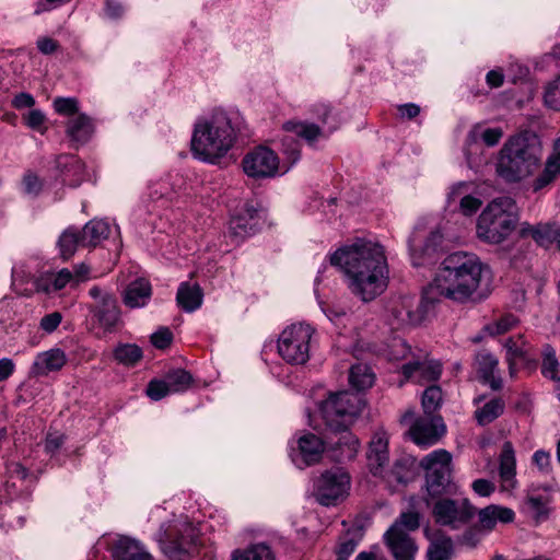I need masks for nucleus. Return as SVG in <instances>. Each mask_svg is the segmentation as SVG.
I'll return each mask as SVG.
<instances>
[{"label":"nucleus","mask_w":560,"mask_h":560,"mask_svg":"<svg viewBox=\"0 0 560 560\" xmlns=\"http://www.w3.org/2000/svg\"><path fill=\"white\" fill-rule=\"evenodd\" d=\"M330 264L345 273L349 290L363 302L373 301L388 285L387 258L378 243L357 238L338 248Z\"/></svg>","instance_id":"1"},{"label":"nucleus","mask_w":560,"mask_h":560,"mask_svg":"<svg viewBox=\"0 0 560 560\" xmlns=\"http://www.w3.org/2000/svg\"><path fill=\"white\" fill-rule=\"evenodd\" d=\"M485 265L474 253L454 252L447 255L434 277L440 294L457 303L476 300Z\"/></svg>","instance_id":"2"},{"label":"nucleus","mask_w":560,"mask_h":560,"mask_svg":"<svg viewBox=\"0 0 560 560\" xmlns=\"http://www.w3.org/2000/svg\"><path fill=\"white\" fill-rule=\"evenodd\" d=\"M235 140L231 117L224 110H215L195 124L191 152L199 161L217 164L232 149Z\"/></svg>","instance_id":"3"},{"label":"nucleus","mask_w":560,"mask_h":560,"mask_svg":"<svg viewBox=\"0 0 560 560\" xmlns=\"http://www.w3.org/2000/svg\"><path fill=\"white\" fill-rule=\"evenodd\" d=\"M540 167V148L523 136H515L501 148L495 171L506 183H521L537 174Z\"/></svg>","instance_id":"4"},{"label":"nucleus","mask_w":560,"mask_h":560,"mask_svg":"<svg viewBox=\"0 0 560 560\" xmlns=\"http://www.w3.org/2000/svg\"><path fill=\"white\" fill-rule=\"evenodd\" d=\"M520 210L511 197H498L490 201L477 220V237L488 244L503 243L515 230Z\"/></svg>","instance_id":"5"},{"label":"nucleus","mask_w":560,"mask_h":560,"mask_svg":"<svg viewBox=\"0 0 560 560\" xmlns=\"http://www.w3.org/2000/svg\"><path fill=\"white\" fill-rule=\"evenodd\" d=\"M322 127L307 122L290 120L283 125L285 132L281 138V151L293 165L300 159V142L303 139L308 145H315L319 139L328 138L339 127V121L331 115L327 105H318L316 110Z\"/></svg>","instance_id":"6"},{"label":"nucleus","mask_w":560,"mask_h":560,"mask_svg":"<svg viewBox=\"0 0 560 560\" xmlns=\"http://www.w3.org/2000/svg\"><path fill=\"white\" fill-rule=\"evenodd\" d=\"M365 406L363 397L358 393L342 390L330 394L320 406V415L326 425L334 430H346L361 413Z\"/></svg>","instance_id":"7"},{"label":"nucleus","mask_w":560,"mask_h":560,"mask_svg":"<svg viewBox=\"0 0 560 560\" xmlns=\"http://www.w3.org/2000/svg\"><path fill=\"white\" fill-rule=\"evenodd\" d=\"M315 328L306 323L287 326L279 335L277 351L281 359L291 365H303L311 357Z\"/></svg>","instance_id":"8"},{"label":"nucleus","mask_w":560,"mask_h":560,"mask_svg":"<svg viewBox=\"0 0 560 560\" xmlns=\"http://www.w3.org/2000/svg\"><path fill=\"white\" fill-rule=\"evenodd\" d=\"M162 551L173 560L182 559L183 553H189L198 540L197 529L187 518H175L163 523L155 535Z\"/></svg>","instance_id":"9"},{"label":"nucleus","mask_w":560,"mask_h":560,"mask_svg":"<svg viewBox=\"0 0 560 560\" xmlns=\"http://www.w3.org/2000/svg\"><path fill=\"white\" fill-rule=\"evenodd\" d=\"M350 485L351 478L343 468H331L316 480L314 495L322 505H336L348 497Z\"/></svg>","instance_id":"10"},{"label":"nucleus","mask_w":560,"mask_h":560,"mask_svg":"<svg viewBox=\"0 0 560 560\" xmlns=\"http://www.w3.org/2000/svg\"><path fill=\"white\" fill-rule=\"evenodd\" d=\"M428 308L427 301H418L410 295L399 296L389 303L388 324L393 329L418 325L425 318Z\"/></svg>","instance_id":"11"},{"label":"nucleus","mask_w":560,"mask_h":560,"mask_svg":"<svg viewBox=\"0 0 560 560\" xmlns=\"http://www.w3.org/2000/svg\"><path fill=\"white\" fill-rule=\"evenodd\" d=\"M452 456L445 450H436L421 460L425 470L427 489L430 494L436 495L445 491L451 481Z\"/></svg>","instance_id":"12"},{"label":"nucleus","mask_w":560,"mask_h":560,"mask_svg":"<svg viewBox=\"0 0 560 560\" xmlns=\"http://www.w3.org/2000/svg\"><path fill=\"white\" fill-rule=\"evenodd\" d=\"M432 515L436 524L457 529L475 515V508L467 499H440L433 504Z\"/></svg>","instance_id":"13"},{"label":"nucleus","mask_w":560,"mask_h":560,"mask_svg":"<svg viewBox=\"0 0 560 560\" xmlns=\"http://www.w3.org/2000/svg\"><path fill=\"white\" fill-rule=\"evenodd\" d=\"M439 230L425 232L417 229L409 238V253L415 267L432 264L442 243Z\"/></svg>","instance_id":"14"},{"label":"nucleus","mask_w":560,"mask_h":560,"mask_svg":"<svg viewBox=\"0 0 560 560\" xmlns=\"http://www.w3.org/2000/svg\"><path fill=\"white\" fill-rule=\"evenodd\" d=\"M245 174L253 178H268L279 171V158L269 148L260 145L248 152L243 159Z\"/></svg>","instance_id":"15"},{"label":"nucleus","mask_w":560,"mask_h":560,"mask_svg":"<svg viewBox=\"0 0 560 560\" xmlns=\"http://www.w3.org/2000/svg\"><path fill=\"white\" fill-rule=\"evenodd\" d=\"M89 295L94 300L90 312L105 330H112L120 317L115 296L98 285H93L89 290Z\"/></svg>","instance_id":"16"},{"label":"nucleus","mask_w":560,"mask_h":560,"mask_svg":"<svg viewBox=\"0 0 560 560\" xmlns=\"http://www.w3.org/2000/svg\"><path fill=\"white\" fill-rule=\"evenodd\" d=\"M260 229L258 211L248 203H244L236 210L229 222V236L235 243L254 235Z\"/></svg>","instance_id":"17"},{"label":"nucleus","mask_w":560,"mask_h":560,"mask_svg":"<svg viewBox=\"0 0 560 560\" xmlns=\"http://www.w3.org/2000/svg\"><path fill=\"white\" fill-rule=\"evenodd\" d=\"M444 432L443 419L435 415L418 418L409 430L412 441L420 446L434 444Z\"/></svg>","instance_id":"18"},{"label":"nucleus","mask_w":560,"mask_h":560,"mask_svg":"<svg viewBox=\"0 0 560 560\" xmlns=\"http://www.w3.org/2000/svg\"><path fill=\"white\" fill-rule=\"evenodd\" d=\"M296 445L298 448H293L291 452V458L300 468L319 462L325 451V443L323 440L313 433L301 435L296 441Z\"/></svg>","instance_id":"19"},{"label":"nucleus","mask_w":560,"mask_h":560,"mask_svg":"<svg viewBox=\"0 0 560 560\" xmlns=\"http://www.w3.org/2000/svg\"><path fill=\"white\" fill-rule=\"evenodd\" d=\"M406 380L417 383L436 381L442 373V365L438 360L429 359L428 355L409 361L401 366Z\"/></svg>","instance_id":"20"},{"label":"nucleus","mask_w":560,"mask_h":560,"mask_svg":"<svg viewBox=\"0 0 560 560\" xmlns=\"http://www.w3.org/2000/svg\"><path fill=\"white\" fill-rule=\"evenodd\" d=\"M67 285L73 287L72 272L69 269L63 268L59 271L43 273L40 277L36 278L32 288H25L23 291L26 294H33L34 292L50 294L65 289Z\"/></svg>","instance_id":"21"},{"label":"nucleus","mask_w":560,"mask_h":560,"mask_svg":"<svg viewBox=\"0 0 560 560\" xmlns=\"http://www.w3.org/2000/svg\"><path fill=\"white\" fill-rule=\"evenodd\" d=\"M501 491L511 492L517 487L516 457L511 442H504L499 457Z\"/></svg>","instance_id":"22"},{"label":"nucleus","mask_w":560,"mask_h":560,"mask_svg":"<svg viewBox=\"0 0 560 560\" xmlns=\"http://www.w3.org/2000/svg\"><path fill=\"white\" fill-rule=\"evenodd\" d=\"M384 540L395 560L415 559L418 548L408 533L388 528L384 534Z\"/></svg>","instance_id":"23"},{"label":"nucleus","mask_w":560,"mask_h":560,"mask_svg":"<svg viewBox=\"0 0 560 560\" xmlns=\"http://www.w3.org/2000/svg\"><path fill=\"white\" fill-rule=\"evenodd\" d=\"M67 362L66 353L59 348H52L37 353L31 366V374L45 376L51 372L59 371Z\"/></svg>","instance_id":"24"},{"label":"nucleus","mask_w":560,"mask_h":560,"mask_svg":"<svg viewBox=\"0 0 560 560\" xmlns=\"http://www.w3.org/2000/svg\"><path fill=\"white\" fill-rule=\"evenodd\" d=\"M112 555L115 560H153L139 541L119 536L112 544Z\"/></svg>","instance_id":"25"},{"label":"nucleus","mask_w":560,"mask_h":560,"mask_svg":"<svg viewBox=\"0 0 560 560\" xmlns=\"http://www.w3.org/2000/svg\"><path fill=\"white\" fill-rule=\"evenodd\" d=\"M499 361L498 359L487 351H481L476 355V365L479 377L483 383L489 384L494 390L500 389L502 380L495 375Z\"/></svg>","instance_id":"26"},{"label":"nucleus","mask_w":560,"mask_h":560,"mask_svg":"<svg viewBox=\"0 0 560 560\" xmlns=\"http://www.w3.org/2000/svg\"><path fill=\"white\" fill-rule=\"evenodd\" d=\"M480 527L486 530H492L497 523H511L515 517V513L512 509L501 505H489L481 509L478 513Z\"/></svg>","instance_id":"27"},{"label":"nucleus","mask_w":560,"mask_h":560,"mask_svg":"<svg viewBox=\"0 0 560 560\" xmlns=\"http://www.w3.org/2000/svg\"><path fill=\"white\" fill-rule=\"evenodd\" d=\"M94 132L91 118L85 114H79L68 118L66 133L74 142L83 144L88 142Z\"/></svg>","instance_id":"28"},{"label":"nucleus","mask_w":560,"mask_h":560,"mask_svg":"<svg viewBox=\"0 0 560 560\" xmlns=\"http://www.w3.org/2000/svg\"><path fill=\"white\" fill-rule=\"evenodd\" d=\"M368 460L374 475H377L378 470L388 460V440L385 433H376L373 436L369 447Z\"/></svg>","instance_id":"29"},{"label":"nucleus","mask_w":560,"mask_h":560,"mask_svg":"<svg viewBox=\"0 0 560 560\" xmlns=\"http://www.w3.org/2000/svg\"><path fill=\"white\" fill-rule=\"evenodd\" d=\"M152 294L151 284L145 279L132 281L125 290L124 302L131 308L147 305Z\"/></svg>","instance_id":"30"},{"label":"nucleus","mask_w":560,"mask_h":560,"mask_svg":"<svg viewBox=\"0 0 560 560\" xmlns=\"http://www.w3.org/2000/svg\"><path fill=\"white\" fill-rule=\"evenodd\" d=\"M560 174V137L555 141L553 152L547 159L542 172L533 183L534 191H538L549 185Z\"/></svg>","instance_id":"31"},{"label":"nucleus","mask_w":560,"mask_h":560,"mask_svg":"<svg viewBox=\"0 0 560 560\" xmlns=\"http://www.w3.org/2000/svg\"><path fill=\"white\" fill-rule=\"evenodd\" d=\"M202 290L197 283L183 282L180 283L176 301L182 310L185 312H194L202 304Z\"/></svg>","instance_id":"32"},{"label":"nucleus","mask_w":560,"mask_h":560,"mask_svg":"<svg viewBox=\"0 0 560 560\" xmlns=\"http://www.w3.org/2000/svg\"><path fill=\"white\" fill-rule=\"evenodd\" d=\"M81 232V246H96L110 234V226L103 220L89 221Z\"/></svg>","instance_id":"33"},{"label":"nucleus","mask_w":560,"mask_h":560,"mask_svg":"<svg viewBox=\"0 0 560 560\" xmlns=\"http://www.w3.org/2000/svg\"><path fill=\"white\" fill-rule=\"evenodd\" d=\"M503 137V130L500 127L487 128L481 124L472 126L467 135V144L471 145L481 140L488 147L497 145Z\"/></svg>","instance_id":"34"},{"label":"nucleus","mask_w":560,"mask_h":560,"mask_svg":"<svg viewBox=\"0 0 560 560\" xmlns=\"http://www.w3.org/2000/svg\"><path fill=\"white\" fill-rule=\"evenodd\" d=\"M335 445L331 457L339 463L352 460L359 451V440L351 433L342 434Z\"/></svg>","instance_id":"35"},{"label":"nucleus","mask_w":560,"mask_h":560,"mask_svg":"<svg viewBox=\"0 0 560 560\" xmlns=\"http://www.w3.org/2000/svg\"><path fill=\"white\" fill-rule=\"evenodd\" d=\"M504 411V401L492 398L475 410V419L479 425H487L499 418Z\"/></svg>","instance_id":"36"},{"label":"nucleus","mask_w":560,"mask_h":560,"mask_svg":"<svg viewBox=\"0 0 560 560\" xmlns=\"http://www.w3.org/2000/svg\"><path fill=\"white\" fill-rule=\"evenodd\" d=\"M349 382L357 390H364L373 385L374 374L369 365L358 363L350 369Z\"/></svg>","instance_id":"37"},{"label":"nucleus","mask_w":560,"mask_h":560,"mask_svg":"<svg viewBox=\"0 0 560 560\" xmlns=\"http://www.w3.org/2000/svg\"><path fill=\"white\" fill-rule=\"evenodd\" d=\"M81 232L77 228H68L60 235L58 245L63 259L70 258L81 246Z\"/></svg>","instance_id":"38"},{"label":"nucleus","mask_w":560,"mask_h":560,"mask_svg":"<svg viewBox=\"0 0 560 560\" xmlns=\"http://www.w3.org/2000/svg\"><path fill=\"white\" fill-rule=\"evenodd\" d=\"M231 560H275V557L267 545L256 544L242 550H235Z\"/></svg>","instance_id":"39"},{"label":"nucleus","mask_w":560,"mask_h":560,"mask_svg":"<svg viewBox=\"0 0 560 560\" xmlns=\"http://www.w3.org/2000/svg\"><path fill=\"white\" fill-rule=\"evenodd\" d=\"M115 360L126 366H132L142 359V350L133 343H120L114 350Z\"/></svg>","instance_id":"40"},{"label":"nucleus","mask_w":560,"mask_h":560,"mask_svg":"<svg viewBox=\"0 0 560 560\" xmlns=\"http://www.w3.org/2000/svg\"><path fill=\"white\" fill-rule=\"evenodd\" d=\"M465 187V184H458L456 187L452 189L448 198L451 200L459 199V209L464 215H471L476 213L481 207V200L477 197L470 195L462 196L460 189Z\"/></svg>","instance_id":"41"},{"label":"nucleus","mask_w":560,"mask_h":560,"mask_svg":"<svg viewBox=\"0 0 560 560\" xmlns=\"http://www.w3.org/2000/svg\"><path fill=\"white\" fill-rule=\"evenodd\" d=\"M164 378L172 394L184 392L191 384L190 374L182 369L170 371Z\"/></svg>","instance_id":"42"},{"label":"nucleus","mask_w":560,"mask_h":560,"mask_svg":"<svg viewBox=\"0 0 560 560\" xmlns=\"http://www.w3.org/2000/svg\"><path fill=\"white\" fill-rule=\"evenodd\" d=\"M541 373L545 377L560 380V364L556 358L553 348L548 345L545 346L542 351Z\"/></svg>","instance_id":"43"},{"label":"nucleus","mask_w":560,"mask_h":560,"mask_svg":"<svg viewBox=\"0 0 560 560\" xmlns=\"http://www.w3.org/2000/svg\"><path fill=\"white\" fill-rule=\"evenodd\" d=\"M35 280L26 265L19 264L12 268V283L20 293L27 295L23 290L32 288Z\"/></svg>","instance_id":"44"},{"label":"nucleus","mask_w":560,"mask_h":560,"mask_svg":"<svg viewBox=\"0 0 560 560\" xmlns=\"http://www.w3.org/2000/svg\"><path fill=\"white\" fill-rule=\"evenodd\" d=\"M504 347L506 349V360L509 362L510 373L513 374L516 361L525 355V341L522 336H518L516 339L509 338L505 341Z\"/></svg>","instance_id":"45"},{"label":"nucleus","mask_w":560,"mask_h":560,"mask_svg":"<svg viewBox=\"0 0 560 560\" xmlns=\"http://www.w3.org/2000/svg\"><path fill=\"white\" fill-rule=\"evenodd\" d=\"M442 390L439 386H429L422 395V408L424 415H433L441 406Z\"/></svg>","instance_id":"46"},{"label":"nucleus","mask_w":560,"mask_h":560,"mask_svg":"<svg viewBox=\"0 0 560 560\" xmlns=\"http://www.w3.org/2000/svg\"><path fill=\"white\" fill-rule=\"evenodd\" d=\"M419 525V513L409 511L401 513L389 528L396 532L408 533V535H410L411 532L418 529Z\"/></svg>","instance_id":"47"},{"label":"nucleus","mask_w":560,"mask_h":560,"mask_svg":"<svg viewBox=\"0 0 560 560\" xmlns=\"http://www.w3.org/2000/svg\"><path fill=\"white\" fill-rule=\"evenodd\" d=\"M559 228L555 224H536L534 241L544 247H549L555 243Z\"/></svg>","instance_id":"48"},{"label":"nucleus","mask_w":560,"mask_h":560,"mask_svg":"<svg viewBox=\"0 0 560 560\" xmlns=\"http://www.w3.org/2000/svg\"><path fill=\"white\" fill-rule=\"evenodd\" d=\"M22 119L26 127L44 135L47 131L46 115L37 108H32L22 115Z\"/></svg>","instance_id":"49"},{"label":"nucleus","mask_w":560,"mask_h":560,"mask_svg":"<svg viewBox=\"0 0 560 560\" xmlns=\"http://www.w3.org/2000/svg\"><path fill=\"white\" fill-rule=\"evenodd\" d=\"M54 109L69 118L79 115V103L74 97H57L52 102Z\"/></svg>","instance_id":"50"},{"label":"nucleus","mask_w":560,"mask_h":560,"mask_svg":"<svg viewBox=\"0 0 560 560\" xmlns=\"http://www.w3.org/2000/svg\"><path fill=\"white\" fill-rule=\"evenodd\" d=\"M360 533L359 530H354L353 533H348L345 537L341 538L337 555L338 560H347L348 557L354 551L358 546Z\"/></svg>","instance_id":"51"},{"label":"nucleus","mask_w":560,"mask_h":560,"mask_svg":"<svg viewBox=\"0 0 560 560\" xmlns=\"http://www.w3.org/2000/svg\"><path fill=\"white\" fill-rule=\"evenodd\" d=\"M516 322L513 315L508 314L487 325L486 330L492 336L502 335L512 329L516 325Z\"/></svg>","instance_id":"52"},{"label":"nucleus","mask_w":560,"mask_h":560,"mask_svg":"<svg viewBox=\"0 0 560 560\" xmlns=\"http://www.w3.org/2000/svg\"><path fill=\"white\" fill-rule=\"evenodd\" d=\"M544 100L546 106L553 110H560V74L547 86Z\"/></svg>","instance_id":"53"},{"label":"nucleus","mask_w":560,"mask_h":560,"mask_svg":"<svg viewBox=\"0 0 560 560\" xmlns=\"http://www.w3.org/2000/svg\"><path fill=\"white\" fill-rule=\"evenodd\" d=\"M145 393L152 400H160L172 394L164 377L162 380L155 378L150 381Z\"/></svg>","instance_id":"54"},{"label":"nucleus","mask_w":560,"mask_h":560,"mask_svg":"<svg viewBox=\"0 0 560 560\" xmlns=\"http://www.w3.org/2000/svg\"><path fill=\"white\" fill-rule=\"evenodd\" d=\"M451 546L450 539L432 544L428 551L429 560H448Z\"/></svg>","instance_id":"55"},{"label":"nucleus","mask_w":560,"mask_h":560,"mask_svg":"<svg viewBox=\"0 0 560 560\" xmlns=\"http://www.w3.org/2000/svg\"><path fill=\"white\" fill-rule=\"evenodd\" d=\"M392 477L398 482V483H406L411 478V470L408 465L407 459L397 460L395 463L394 468L390 471Z\"/></svg>","instance_id":"56"},{"label":"nucleus","mask_w":560,"mask_h":560,"mask_svg":"<svg viewBox=\"0 0 560 560\" xmlns=\"http://www.w3.org/2000/svg\"><path fill=\"white\" fill-rule=\"evenodd\" d=\"M61 320H62L61 313H59V312L49 313V314L45 315L44 317H42V319L39 322V328L46 334H51L58 328Z\"/></svg>","instance_id":"57"},{"label":"nucleus","mask_w":560,"mask_h":560,"mask_svg":"<svg viewBox=\"0 0 560 560\" xmlns=\"http://www.w3.org/2000/svg\"><path fill=\"white\" fill-rule=\"evenodd\" d=\"M173 335L166 327L160 328L158 331L152 334L151 342L159 349L166 348L172 342Z\"/></svg>","instance_id":"58"},{"label":"nucleus","mask_w":560,"mask_h":560,"mask_svg":"<svg viewBox=\"0 0 560 560\" xmlns=\"http://www.w3.org/2000/svg\"><path fill=\"white\" fill-rule=\"evenodd\" d=\"M472 490L480 497H489L495 490V485L488 479H477L471 485Z\"/></svg>","instance_id":"59"},{"label":"nucleus","mask_w":560,"mask_h":560,"mask_svg":"<svg viewBox=\"0 0 560 560\" xmlns=\"http://www.w3.org/2000/svg\"><path fill=\"white\" fill-rule=\"evenodd\" d=\"M527 504L537 520H541L547 515L546 503L541 497L528 498Z\"/></svg>","instance_id":"60"},{"label":"nucleus","mask_w":560,"mask_h":560,"mask_svg":"<svg viewBox=\"0 0 560 560\" xmlns=\"http://www.w3.org/2000/svg\"><path fill=\"white\" fill-rule=\"evenodd\" d=\"M11 104L15 109L19 110L24 108H32L35 105V98L32 94L22 92L13 97Z\"/></svg>","instance_id":"61"},{"label":"nucleus","mask_w":560,"mask_h":560,"mask_svg":"<svg viewBox=\"0 0 560 560\" xmlns=\"http://www.w3.org/2000/svg\"><path fill=\"white\" fill-rule=\"evenodd\" d=\"M533 463L541 472L548 474L550 471V454L548 452L536 451L533 455Z\"/></svg>","instance_id":"62"},{"label":"nucleus","mask_w":560,"mask_h":560,"mask_svg":"<svg viewBox=\"0 0 560 560\" xmlns=\"http://www.w3.org/2000/svg\"><path fill=\"white\" fill-rule=\"evenodd\" d=\"M124 5L116 0H106L105 2V14L108 19L116 20L124 15Z\"/></svg>","instance_id":"63"},{"label":"nucleus","mask_w":560,"mask_h":560,"mask_svg":"<svg viewBox=\"0 0 560 560\" xmlns=\"http://www.w3.org/2000/svg\"><path fill=\"white\" fill-rule=\"evenodd\" d=\"M23 185H24L25 191L31 195L38 194L42 188V182L33 173L25 174V176L23 178Z\"/></svg>","instance_id":"64"}]
</instances>
